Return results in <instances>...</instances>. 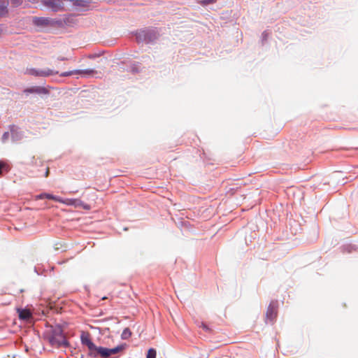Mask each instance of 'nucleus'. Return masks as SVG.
<instances>
[{"label":"nucleus","instance_id":"obj_1","mask_svg":"<svg viewBox=\"0 0 358 358\" xmlns=\"http://www.w3.org/2000/svg\"><path fill=\"white\" fill-rule=\"evenodd\" d=\"M49 342L53 347H67L69 343L63 333L61 326H56L52 330L49 337Z\"/></svg>","mask_w":358,"mask_h":358},{"label":"nucleus","instance_id":"obj_2","mask_svg":"<svg viewBox=\"0 0 358 358\" xmlns=\"http://www.w3.org/2000/svg\"><path fill=\"white\" fill-rule=\"evenodd\" d=\"M80 339L82 343L87 347L90 355L92 357H96L98 356L99 347L96 346V345L92 341L90 334L83 332Z\"/></svg>","mask_w":358,"mask_h":358},{"label":"nucleus","instance_id":"obj_3","mask_svg":"<svg viewBox=\"0 0 358 358\" xmlns=\"http://www.w3.org/2000/svg\"><path fill=\"white\" fill-rule=\"evenodd\" d=\"M125 345H120L111 349L103 347H99L98 351V356L99 355L102 358H108L112 355H115L123 351L125 349Z\"/></svg>","mask_w":358,"mask_h":358},{"label":"nucleus","instance_id":"obj_4","mask_svg":"<svg viewBox=\"0 0 358 358\" xmlns=\"http://www.w3.org/2000/svg\"><path fill=\"white\" fill-rule=\"evenodd\" d=\"M278 303L277 301H272L266 313V322L273 323L278 315Z\"/></svg>","mask_w":358,"mask_h":358},{"label":"nucleus","instance_id":"obj_5","mask_svg":"<svg viewBox=\"0 0 358 358\" xmlns=\"http://www.w3.org/2000/svg\"><path fill=\"white\" fill-rule=\"evenodd\" d=\"M94 71L93 69H85V70H74L70 71H66L61 73V76L66 77L73 75L79 74L81 76H92L94 73Z\"/></svg>","mask_w":358,"mask_h":358},{"label":"nucleus","instance_id":"obj_6","mask_svg":"<svg viewBox=\"0 0 358 358\" xmlns=\"http://www.w3.org/2000/svg\"><path fill=\"white\" fill-rule=\"evenodd\" d=\"M62 203L66 204L67 206H73L75 207H83L85 209H89L90 207L88 205H85L83 202L79 199H63Z\"/></svg>","mask_w":358,"mask_h":358},{"label":"nucleus","instance_id":"obj_7","mask_svg":"<svg viewBox=\"0 0 358 358\" xmlns=\"http://www.w3.org/2000/svg\"><path fill=\"white\" fill-rule=\"evenodd\" d=\"M29 73L35 76L47 77L57 73L50 69H45L43 70H36L34 69L29 70Z\"/></svg>","mask_w":358,"mask_h":358},{"label":"nucleus","instance_id":"obj_8","mask_svg":"<svg viewBox=\"0 0 358 358\" xmlns=\"http://www.w3.org/2000/svg\"><path fill=\"white\" fill-rule=\"evenodd\" d=\"M23 92L25 94H46L48 93V90L46 88L41 86H34L27 88Z\"/></svg>","mask_w":358,"mask_h":358},{"label":"nucleus","instance_id":"obj_9","mask_svg":"<svg viewBox=\"0 0 358 358\" xmlns=\"http://www.w3.org/2000/svg\"><path fill=\"white\" fill-rule=\"evenodd\" d=\"M17 311L19 318L22 320L29 321L32 318V314L28 309L18 308Z\"/></svg>","mask_w":358,"mask_h":358},{"label":"nucleus","instance_id":"obj_10","mask_svg":"<svg viewBox=\"0 0 358 358\" xmlns=\"http://www.w3.org/2000/svg\"><path fill=\"white\" fill-rule=\"evenodd\" d=\"M39 198L40 199H51V200H53V201H57V202H59V203H62V201H63V199H62L60 197H58V196H54V195L50 194H47V193H44V194H41L39 196Z\"/></svg>","mask_w":358,"mask_h":358},{"label":"nucleus","instance_id":"obj_11","mask_svg":"<svg viewBox=\"0 0 358 358\" xmlns=\"http://www.w3.org/2000/svg\"><path fill=\"white\" fill-rule=\"evenodd\" d=\"M34 22L37 25H47L49 23V20L45 17H36Z\"/></svg>","mask_w":358,"mask_h":358},{"label":"nucleus","instance_id":"obj_12","mask_svg":"<svg viewBox=\"0 0 358 358\" xmlns=\"http://www.w3.org/2000/svg\"><path fill=\"white\" fill-rule=\"evenodd\" d=\"M131 336V331L129 328H125L121 335L122 339H127Z\"/></svg>","mask_w":358,"mask_h":358},{"label":"nucleus","instance_id":"obj_13","mask_svg":"<svg viewBox=\"0 0 358 358\" xmlns=\"http://www.w3.org/2000/svg\"><path fill=\"white\" fill-rule=\"evenodd\" d=\"M8 14L7 6L5 5H0V17L6 16Z\"/></svg>","mask_w":358,"mask_h":358},{"label":"nucleus","instance_id":"obj_14","mask_svg":"<svg viewBox=\"0 0 358 358\" xmlns=\"http://www.w3.org/2000/svg\"><path fill=\"white\" fill-rule=\"evenodd\" d=\"M156 350L154 348H150L148 351L146 358H156Z\"/></svg>","mask_w":358,"mask_h":358},{"label":"nucleus","instance_id":"obj_15","mask_svg":"<svg viewBox=\"0 0 358 358\" xmlns=\"http://www.w3.org/2000/svg\"><path fill=\"white\" fill-rule=\"evenodd\" d=\"M52 8L55 11L61 10H62V3L59 1L57 2H52Z\"/></svg>","mask_w":358,"mask_h":358},{"label":"nucleus","instance_id":"obj_16","mask_svg":"<svg viewBox=\"0 0 358 358\" xmlns=\"http://www.w3.org/2000/svg\"><path fill=\"white\" fill-rule=\"evenodd\" d=\"M217 0H202L201 1V4L202 5H208L210 3H214L216 2Z\"/></svg>","mask_w":358,"mask_h":358},{"label":"nucleus","instance_id":"obj_17","mask_svg":"<svg viewBox=\"0 0 358 358\" xmlns=\"http://www.w3.org/2000/svg\"><path fill=\"white\" fill-rule=\"evenodd\" d=\"M6 166V164L0 162V176L2 175V169Z\"/></svg>","mask_w":358,"mask_h":358},{"label":"nucleus","instance_id":"obj_18","mask_svg":"<svg viewBox=\"0 0 358 358\" xmlns=\"http://www.w3.org/2000/svg\"><path fill=\"white\" fill-rule=\"evenodd\" d=\"M49 172H50V171H49V168H48V169H47V170H46L45 174V177H48V175H49Z\"/></svg>","mask_w":358,"mask_h":358}]
</instances>
